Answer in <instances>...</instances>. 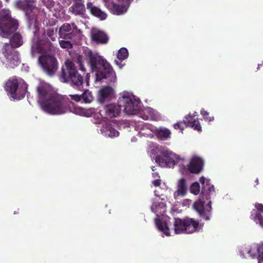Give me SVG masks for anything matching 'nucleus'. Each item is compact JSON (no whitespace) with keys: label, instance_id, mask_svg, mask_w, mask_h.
<instances>
[{"label":"nucleus","instance_id":"obj_1","mask_svg":"<svg viewBox=\"0 0 263 263\" xmlns=\"http://www.w3.org/2000/svg\"><path fill=\"white\" fill-rule=\"evenodd\" d=\"M37 102L44 112L51 115L64 114L69 110L72 102L68 98L54 93L46 85H41L37 88Z\"/></svg>","mask_w":263,"mask_h":263},{"label":"nucleus","instance_id":"obj_2","mask_svg":"<svg viewBox=\"0 0 263 263\" xmlns=\"http://www.w3.org/2000/svg\"><path fill=\"white\" fill-rule=\"evenodd\" d=\"M85 56L91 71L95 73L96 81H100L107 77H112L115 74L110 64L98 53L89 50L85 52Z\"/></svg>","mask_w":263,"mask_h":263},{"label":"nucleus","instance_id":"obj_3","mask_svg":"<svg viewBox=\"0 0 263 263\" xmlns=\"http://www.w3.org/2000/svg\"><path fill=\"white\" fill-rule=\"evenodd\" d=\"M202 184V190L199 199L193 205V209L199 216L205 220L210 219V212L212 209L210 194L214 192V186L210 184L209 180H205L204 177L199 179Z\"/></svg>","mask_w":263,"mask_h":263},{"label":"nucleus","instance_id":"obj_4","mask_svg":"<svg viewBox=\"0 0 263 263\" xmlns=\"http://www.w3.org/2000/svg\"><path fill=\"white\" fill-rule=\"evenodd\" d=\"M60 81L68 84L76 89L81 90L83 88V77L79 72L74 63L70 60H66L62 67Z\"/></svg>","mask_w":263,"mask_h":263},{"label":"nucleus","instance_id":"obj_5","mask_svg":"<svg viewBox=\"0 0 263 263\" xmlns=\"http://www.w3.org/2000/svg\"><path fill=\"white\" fill-rule=\"evenodd\" d=\"M23 44L22 37L18 33L13 34L9 43H5L2 48V53L6 59V64L11 68L19 65L20 60L19 54L15 50Z\"/></svg>","mask_w":263,"mask_h":263},{"label":"nucleus","instance_id":"obj_6","mask_svg":"<svg viewBox=\"0 0 263 263\" xmlns=\"http://www.w3.org/2000/svg\"><path fill=\"white\" fill-rule=\"evenodd\" d=\"M4 88L12 98L21 100L25 96L27 85L22 79L13 76L7 81Z\"/></svg>","mask_w":263,"mask_h":263},{"label":"nucleus","instance_id":"obj_7","mask_svg":"<svg viewBox=\"0 0 263 263\" xmlns=\"http://www.w3.org/2000/svg\"><path fill=\"white\" fill-rule=\"evenodd\" d=\"M18 26V22L12 17L9 10L3 9L0 11L1 36L7 37L17 30Z\"/></svg>","mask_w":263,"mask_h":263},{"label":"nucleus","instance_id":"obj_8","mask_svg":"<svg viewBox=\"0 0 263 263\" xmlns=\"http://www.w3.org/2000/svg\"><path fill=\"white\" fill-rule=\"evenodd\" d=\"M152 153L155 157V161L162 167L174 166L176 164L175 161L173 159V154L161 147H156L152 150Z\"/></svg>","mask_w":263,"mask_h":263},{"label":"nucleus","instance_id":"obj_9","mask_svg":"<svg viewBox=\"0 0 263 263\" xmlns=\"http://www.w3.org/2000/svg\"><path fill=\"white\" fill-rule=\"evenodd\" d=\"M38 62L43 71L48 76H53L58 69V62L54 56L44 54L38 58Z\"/></svg>","mask_w":263,"mask_h":263},{"label":"nucleus","instance_id":"obj_10","mask_svg":"<svg viewBox=\"0 0 263 263\" xmlns=\"http://www.w3.org/2000/svg\"><path fill=\"white\" fill-rule=\"evenodd\" d=\"M118 103L125 113L135 115L139 109L140 101L129 96H122L119 99Z\"/></svg>","mask_w":263,"mask_h":263},{"label":"nucleus","instance_id":"obj_11","mask_svg":"<svg viewBox=\"0 0 263 263\" xmlns=\"http://www.w3.org/2000/svg\"><path fill=\"white\" fill-rule=\"evenodd\" d=\"M17 8L23 10L30 21L37 20L36 14L39 9L35 6V0H20L16 2Z\"/></svg>","mask_w":263,"mask_h":263},{"label":"nucleus","instance_id":"obj_12","mask_svg":"<svg viewBox=\"0 0 263 263\" xmlns=\"http://www.w3.org/2000/svg\"><path fill=\"white\" fill-rule=\"evenodd\" d=\"M80 30L74 23L63 24L59 29L60 37L65 40H73L79 36Z\"/></svg>","mask_w":263,"mask_h":263},{"label":"nucleus","instance_id":"obj_13","mask_svg":"<svg viewBox=\"0 0 263 263\" xmlns=\"http://www.w3.org/2000/svg\"><path fill=\"white\" fill-rule=\"evenodd\" d=\"M174 230H186L187 228L193 227L196 229L199 227V222L193 218H186L184 219L175 218L174 223Z\"/></svg>","mask_w":263,"mask_h":263},{"label":"nucleus","instance_id":"obj_14","mask_svg":"<svg viewBox=\"0 0 263 263\" xmlns=\"http://www.w3.org/2000/svg\"><path fill=\"white\" fill-rule=\"evenodd\" d=\"M121 110V106L117 104H110L105 106L103 109L100 110V114L104 118H114L119 115Z\"/></svg>","mask_w":263,"mask_h":263},{"label":"nucleus","instance_id":"obj_15","mask_svg":"<svg viewBox=\"0 0 263 263\" xmlns=\"http://www.w3.org/2000/svg\"><path fill=\"white\" fill-rule=\"evenodd\" d=\"M203 166V160L199 157L195 156L191 159L187 168L191 173L198 174L202 171Z\"/></svg>","mask_w":263,"mask_h":263},{"label":"nucleus","instance_id":"obj_16","mask_svg":"<svg viewBox=\"0 0 263 263\" xmlns=\"http://www.w3.org/2000/svg\"><path fill=\"white\" fill-rule=\"evenodd\" d=\"M254 205L258 212L257 213L255 210H253L251 212L250 218L263 228V216L261 215L263 213V204L256 202Z\"/></svg>","mask_w":263,"mask_h":263},{"label":"nucleus","instance_id":"obj_17","mask_svg":"<svg viewBox=\"0 0 263 263\" xmlns=\"http://www.w3.org/2000/svg\"><path fill=\"white\" fill-rule=\"evenodd\" d=\"M91 39L97 44H106L108 41L107 35L104 31L97 29L92 30Z\"/></svg>","mask_w":263,"mask_h":263},{"label":"nucleus","instance_id":"obj_18","mask_svg":"<svg viewBox=\"0 0 263 263\" xmlns=\"http://www.w3.org/2000/svg\"><path fill=\"white\" fill-rule=\"evenodd\" d=\"M107 7L114 14L119 15L126 12L129 5L126 3L119 5L114 2H108L106 4Z\"/></svg>","mask_w":263,"mask_h":263},{"label":"nucleus","instance_id":"obj_19","mask_svg":"<svg viewBox=\"0 0 263 263\" xmlns=\"http://www.w3.org/2000/svg\"><path fill=\"white\" fill-rule=\"evenodd\" d=\"M87 9L89 10L92 15L99 17L101 20H104L106 18V14L99 8L94 6L91 2L87 3Z\"/></svg>","mask_w":263,"mask_h":263},{"label":"nucleus","instance_id":"obj_20","mask_svg":"<svg viewBox=\"0 0 263 263\" xmlns=\"http://www.w3.org/2000/svg\"><path fill=\"white\" fill-rule=\"evenodd\" d=\"M69 11L75 15H83L85 12L84 3H74L69 8Z\"/></svg>","mask_w":263,"mask_h":263},{"label":"nucleus","instance_id":"obj_21","mask_svg":"<svg viewBox=\"0 0 263 263\" xmlns=\"http://www.w3.org/2000/svg\"><path fill=\"white\" fill-rule=\"evenodd\" d=\"M43 54L54 50V47L48 39H44L40 42Z\"/></svg>","mask_w":263,"mask_h":263},{"label":"nucleus","instance_id":"obj_22","mask_svg":"<svg viewBox=\"0 0 263 263\" xmlns=\"http://www.w3.org/2000/svg\"><path fill=\"white\" fill-rule=\"evenodd\" d=\"M178 189L175 193L174 195L177 194V196H184L187 192V185L185 179L181 178L178 182Z\"/></svg>","mask_w":263,"mask_h":263},{"label":"nucleus","instance_id":"obj_23","mask_svg":"<svg viewBox=\"0 0 263 263\" xmlns=\"http://www.w3.org/2000/svg\"><path fill=\"white\" fill-rule=\"evenodd\" d=\"M128 56V52L126 48H121L120 49L117 53V57L119 61L115 60L116 64L121 68L123 65L121 64V61L126 59Z\"/></svg>","mask_w":263,"mask_h":263},{"label":"nucleus","instance_id":"obj_24","mask_svg":"<svg viewBox=\"0 0 263 263\" xmlns=\"http://www.w3.org/2000/svg\"><path fill=\"white\" fill-rule=\"evenodd\" d=\"M113 89L109 86L103 87L100 91L99 101L103 103L112 93Z\"/></svg>","mask_w":263,"mask_h":263},{"label":"nucleus","instance_id":"obj_25","mask_svg":"<svg viewBox=\"0 0 263 263\" xmlns=\"http://www.w3.org/2000/svg\"><path fill=\"white\" fill-rule=\"evenodd\" d=\"M183 124L185 127H191L198 132L202 130L201 125L198 119L191 121V120H188L187 118H186V120H183Z\"/></svg>","mask_w":263,"mask_h":263},{"label":"nucleus","instance_id":"obj_26","mask_svg":"<svg viewBox=\"0 0 263 263\" xmlns=\"http://www.w3.org/2000/svg\"><path fill=\"white\" fill-rule=\"evenodd\" d=\"M170 130L166 128H160L156 130V135L158 138L162 140H165L170 137Z\"/></svg>","mask_w":263,"mask_h":263},{"label":"nucleus","instance_id":"obj_27","mask_svg":"<svg viewBox=\"0 0 263 263\" xmlns=\"http://www.w3.org/2000/svg\"><path fill=\"white\" fill-rule=\"evenodd\" d=\"M157 217L155 218V223L156 228L158 230H169V228L166 221L163 219H160L159 216L157 215Z\"/></svg>","mask_w":263,"mask_h":263},{"label":"nucleus","instance_id":"obj_28","mask_svg":"<svg viewBox=\"0 0 263 263\" xmlns=\"http://www.w3.org/2000/svg\"><path fill=\"white\" fill-rule=\"evenodd\" d=\"M105 128V135H107L109 137L114 138L118 137L119 135V132L113 128L110 124L106 125Z\"/></svg>","mask_w":263,"mask_h":263},{"label":"nucleus","instance_id":"obj_29","mask_svg":"<svg viewBox=\"0 0 263 263\" xmlns=\"http://www.w3.org/2000/svg\"><path fill=\"white\" fill-rule=\"evenodd\" d=\"M81 99L85 103H89L93 100V97L90 91L85 90L81 95Z\"/></svg>","mask_w":263,"mask_h":263},{"label":"nucleus","instance_id":"obj_30","mask_svg":"<svg viewBox=\"0 0 263 263\" xmlns=\"http://www.w3.org/2000/svg\"><path fill=\"white\" fill-rule=\"evenodd\" d=\"M31 55L33 57L35 56L36 53H42L41 47L40 43H34L32 46L31 49Z\"/></svg>","mask_w":263,"mask_h":263},{"label":"nucleus","instance_id":"obj_31","mask_svg":"<svg viewBox=\"0 0 263 263\" xmlns=\"http://www.w3.org/2000/svg\"><path fill=\"white\" fill-rule=\"evenodd\" d=\"M57 30L58 28H56L55 30H54L53 28H48L46 31H45V33L52 41H54L56 39L57 36L55 34L57 32Z\"/></svg>","mask_w":263,"mask_h":263},{"label":"nucleus","instance_id":"obj_32","mask_svg":"<svg viewBox=\"0 0 263 263\" xmlns=\"http://www.w3.org/2000/svg\"><path fill=\"white\" fill-rule=\"evenodd\" d=\"M190 192L194 195H198L200 192V187L199 184L197 182H194L190 186Z\"/></svg>","mask_w":263,"mask_h":263},{"label":"nucleus","instance_id":"obj_33","mask_svg":"<svg viewBox=\"0 0 263 263\" xmlns=\"http://www.w3.org/2000/svg\"><path fill=\"white\" fill-rule=\"evenodd\" d=\"M43 5L45 6L50 11L54 5V2L53 0H41Z\"/></svg>","mask_w":263,"mask_h":263},{"label":"nucleus","instance_id":"obj_34","mask_svg":"<svg viewBox=\"0 0 263 263\" xmlns=\"http://www.w3.org/2000/svg\"><path fill=\"white\" fill-rule=\"evenodd\" d=\"M77 63L79 64L80 70L82 71H86V68H85L83 63V57L82 55L79 54L76 58Z\"/></svg>","mask_w":263,"mask_h":263},{"label":"nucleus","instance_id":"obj_35","mask_svg":"<svg viewBox=\"0 0 263 263\" xmlns=\"http://www.w3.org/2000/svg\"><path fill=\"white\" fill-rule=\"evenodd\" d=\"M61 48L65 49H71L72 47V44L69 41L61 40L59 42Z\"/></svg>","mask_w":263,"mask_h":263},{"label":"nucleus","instance_id":"obj_36","mask_svg":"<svg viewBox=\"0 0 263 263\" xmlns=\"http://www.w3.org/2000/svg\"><path fill=\"white\" fill-rule=\"evenodd\" d=\"M200 114L202 115L205 121H213L214 119V117H210L209 116V113L205 110L203 108L201 109L200 110Z\"/></svg>","mask_w":263,"mask_h":263},{"label":"nucleus","instance_id":"obj_37","mask_svg":"<svg viewBox=\"0 0 263 263\" xmlns=\"http://www.w3.org/2000/svg\"><path fill=\"white\" fill-rule=\"evenodd\" d=\"M258 255V262L261 263L263 262V245L259 247L257 249Z\"/></svg>","mask_w":263,"mask_h":263},{"label":"nucleus","instance_id":"obj_38","mask_svg":"<svg viewBox=\"0 0 263 263\" xmlns=\"http://www.w3.org/2000/svg\"><path fill=\"white\" fill-rule=\"evenodd\" d=\"M173 126L175 129H180L181 131L183 130L184 128L186 127L185 125L183 124V120L175 123Z\"/></svg>","mask_w":263,"mask_h":263},{"label":"nucleus","instance_id":"obj_39","mask_svg":"<svg viewBox=\"0 0 263 263\" xmlns=\"http://www.w3.org/2000/svg\"><path fill=\"white\" fill-rule=\"evenodd\" d=\"M69 96L72 100L77 102H79L81 99V95H70Z\"/></svg>","mask_w":263,"mask_h":263},{"label":"nucleus","instance_id":"obj_40","mask_svg":"<svg viewBox=\"0 0 263 263\" xmlns=\"http://www.w3.org/2000/svg\"><path fill=\"white\" fill-rule=\"evenodd\" d=\"M56 20L52 19L51 21L48 20L45 21V24L46 26H53L55 24Z\"/></svg>","mask_w":263,"mask_h":263},{"label":"nucleus","instance_id":"obj_41","mask_svg":"<svg viewBox=\"0 0 263 263\" xmlns=\"http://www.w3.org/2000/svg\"><path fill=\"white\" fill-rule=\"evenodd\" d=\"M153 183L156 187L159 186L161 184V180L160 179H156L153 181Z\"/></svg>","mask_w":263,"mask_h":263},{"label":"nucleus","instance_id":"obj_42","mask_svg":"<svg viewBox=\"0 0 263 263\" xmlns=\"http://www.w3.org/2000/svg\"><path fill=\"white\" fill-rule=\"evenodd\" d=\"M194 117V116L192 115V114L190 113L187 116L184 117L183 120H186V118H187L188 120H191V121H193L194 120H193V118Z\"/></svg>","mask_w":263,"mask_h":263},{"label":"nucleus","instance_id":"obj_43","mask_svg":"<svg viewBox=\"0 0 263 263\" xmlns=\"http://www.w3.org/2000/svg\"><path fill=\"white\" fill-rule=\"evenodd\" d=\"M161 236L162 237H164V235H165L166 236H169L171 235L170 234V231H161Z\"/></svg>","mask_w":263,"mask_h":263},{"label":"nucleus","instance_id":"obj_44","mask_svg":"<svg viewBox=\"0 0 263 263\" xmlns=\"http://www.w3.org/2000/svg\"><path fill=\"white\" fill-rule=\"evenodd\" d=\"M89 78H90V75H89V73H87L86 77H85V81H86V85L87 86H88L89 85Z\"/></svg>","mask_w":263,"mask_h":263},{"label":"nucleus","instance_id":"obj_45","mask_svg":"<svg viewBox=\"0 0 263 263\" xmlns=\"http://www.w3.org/2000/svg\"><path fill=\"white\" fill-rule=\"evenodd\" d=\"M193 231H175V234H180L181 233H187V234H190V233H192Z\"/></svg>","mask_w":263,"mask_h":263},{"label":"nucleus","instance_id":"obj_46","mask_svg":"<svg viewBox=\"0 0 263 263\" xmlns=\"http://www.w3.org/2000/svg\"><path fill=\"white\" fill-rule=\"evenodd\" d=\"M74 3H84L83 0H73Z\"/></svg>","mask_w":263,"mask_h":263},{"label":"nucleus","instance_id":"obj_47","mask_svg":"<svg viewBox=\"0 0 263 263\" xmlns=\"http://www.w3.org/2000/svg\"><path fill=\"white\" fill-rule=\"evenodd\" d=\"M255 182L256 183V185H258L259 184V180L258 178H256Z\"/></svg>","mask_w":263,"mask_h":263},{"label":"nucleus","instance_id":"obj_48","mask_svg":"<svg viewBox=\"0 0 263 263\" xmlns=\"http://www.w3.org/2000/svg\"><path fill=\"white\" fill-rule=\"evenodd\" d=\"M251 249L249 250L248 253L250 254V256H251L252 257H254L255 256V255H253L251 254Z\"/></svg>","mask_w":263,"mask_h":263},{"label":"nucleus","instance_id":"obj_49","mask_svg":"<svg viewBox=\"0 0 263 263\" xmlns=\"http://www.w3.org/2000/svg\"><path fill=\"white\" fill-rule=\"evenodd\" d=\"M197 112L195 111L193 114H192V116H194V117L196 116Z\"/></svg>","mask_w":263,"mask_h":263},{"label":"nucleus","instance_id":"obj_50","mask_svg":"<svg viewBox=\"0 0 263 263\" xmlns=\"http://www.w3.org/2000/svg\"><path fill=\"white\" fill-rule=\"evenodd\" d=\"M18 213V212H16V211H14V214H16V213Z\"/></svg>","mask_w":263,"mask_h":263},{"label":"nucleus","instance_id":"obj_51","mask_svg":"<svg viewBox=\"0 0 263 263\" xmlns=\"http://www.w3.org/2000/svg\"><path fill=\"white\" fill-rule=\"evenodd\" d=\"M260 65V64L258 65V68H257L258 69H259V67Z\"/></svg>","mask_w":263,"mask_h":263},{"label":"nucleus","instance_id":"obj_52","mask_svg":"<svg viewBox=\"0 0 263 263\" xmlns=\"http://www.w3.org/2000/svg\"><path fill=\"white\" fill-rule=\"evenodd\" d=\"M42 11L43 12V13H44V14H46V12H45V11H44V10H42Z\"/></svg>","mask_w":263,"mask_h":263},{"label":"nucleus","instance_id":"obj_53","mask_svg":"<svg viewBox=\"0 0 263 263\" xmlns=\"http://www.w3.org/2000/svg\"><path fill=\"white\" fill-rule=\"evenodd\" d=\"M42 11L43 12V13H44V14H46V12H45V11H44V10H42Z\"/></svg>","mask_w":263,"mask_h":263},{"label":"nucleus","instance_id":"obj_54","mask_svg":"<svg viewBox=\"0 0 263 263\" xmlns=\"http://www.w3.org/2000/svg\"><path fill=\"white\" fill-rule=\"evenodd\" d=\"M42 11L43 12V13H44V14H46V12H45V11H44V10H42Z\"/></svg>","mask_w":263,"mask_h":263},{"label":"nucleus","instance_id":"obj_55","mask_svg":"<svg viewBox=\"0 0 263 263\" xmlns=\"http://www.w3.org/2000/svg\"><path fill=\"white\" fill-rule=\"evenodd\" d=\"M42 11L43 12V13H44V14H46V12H45V11H44V10H42Z\"/></svg>","mask_w":263,"mask_h":263},{"label":"nucleus","instance_id":"obj_56","mask_svg":"<svg viewBox=\"0 0 263 263\" xmlns=\"http://www.w3.org/2000/svg\"><path fill=\"white\" fill-rule=\"evenodd\" d=\"M61 1H62V2H64V0H60Z\"/></svg>","mask_w":263,"mask_h":263}]
</instances>
